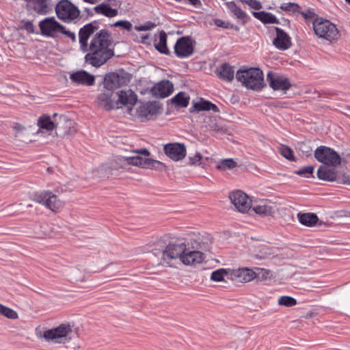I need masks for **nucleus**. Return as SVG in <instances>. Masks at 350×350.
I'll return each mask as SVG.
<instances>
[{
  "label": "nucleus",
  "mask_w": 350,
  "mask_h": 350,
  "mask_svg": "<svg viewBox=\"0 0 350 350\" xmlns=\"http://www.w3.org/2000/svg\"><path fill=\"white\" fill-rule=\"evenodd\" d=\"M214 23L217 27H223L225 29H228L230 27V23L222 21L221 19H215Z\"/></svg>",
  "instance_id": "nucleus-57"
},
{
  "label": "nucleus",
  "mask_w": 350,
  "mask_h": 350,
  "mask_svg": "<svg viewBox=\"0 0 350 350\" xmlns=\"http://www.w3.org/2000/svg\"><path fill=\"white\" fill-rule=\"evenodd\" d=\"M230 281L239 283H247L256 278V273L247 267L230 268Z\"/></svg>",
  "instance_id": "nucleus-16"
},
{
  "label": "nucleus",
  "mask_w": 350,
  "mask_h": 350,
  "mask_svg": "<svg viewBox=\"0 0 350 350\" xmlns=\"http://www.w3.org/2000/svg\"><path fill=\"white\" fill-rule=\"evenodd\" d=\"M45 136H48V137H49V135H47V133H46L43 137H45ZM55 136H56V135H53L51 134V136H49L50 139H49V140H47V142H49V141H50V142H53V139L55 138Z\"/></svg>",
  "instance_id": "nucleus-63"
},
{
  "label": "nucleus",
  "mask_w": 350,
  "mask_h": 350,
  "mask_svg": "<svg viewBox=\"0 0 350 350\" xmlns=\"http://www.w3.org/2000/svg\"><path fill=\"white\" fill-rule=\"evenodd\" d=\"M59 33L65 35L67 38L71 39L72 42H76L77 40L75 33L72 31L66 30L64 27V29L62 31H60Z\"/></svg>",
  "instance_id": "nucleus-55"
},
{
  "label": "nucleus",
  "mask_w": 350,
  "mask_h": 350,
  "mask_svg": "<svg viewBox=\"0 0 350 350\" xmlns=\"http://www.w3.org/2000/svg\"><path fill=\"white\" fill-rule=\"evenodd\" d=\"M228 198L234 208L241 213H248L252 208V201L249 196L240 190L229 193Z\"/></svg>",
  "instance_id": "nucleus-12"
},
{
  "label": "nucleus",
  "mask_w": 350,
  "mask_h": 350,
  "mask_svg": "<svg viewBox=\"0 0 350 350\" xmlns=\"http://www.w3.org/2000/svg\"><path fill=\"white\" fill-rule=\"evenodd\" d=\"M22 28L25 29L28 33H31L33 32V25L30 21H25L22 25Z\"/></svg>",
  "instance_id": "nucleus-58"
},
{
  "label": "nucleus",
  "mask_w": 350,
  "mask_h": 350,
  "mask_svg": "<svg viewBox=\"0 0 350 350\" xmlns=\"http://www.w3.org/2000/svg\"><path fill=\"white\" fill-rule=\"evenodd\" d=\"M154 27H155V25L154 23H150V22H148L147 23H146L144 25L135 27V29L137 31H147V30L151 29Z\"/></svg>",
  "instance_id": "nucleus-56"
},
{
  "label": "nucleus",
  "mask_w": 350,
  "mask_h": 350,
  "mask_svg": "<svg viewBox=\"0 0 350 350\" xmlns=\"http://www.w3.org/2000/svg\"><path fill=\"white\" fill-rule=\"evenodd\" d=\"M252 211L261 216H272L275 213L276 206L275 203L265 200L260 201L257 204H255L252 207Z\"/></svg>",
  "instance_id": "nucleus-23"
},
{
  "label": "nucleus",
  "mask_w": 350,
  "mask_h": 350,
  "mask_svg": "<svg viewBox=\"0 0 350 350\" xmlns=\"http://www.w3.org/2000/svg\"><path fill=\"white\" fill-rule=\"evenodd\" d=\"M194 109L198 111H213L214 112H219V110L217 106L210 101L201 100L198 103H193Z\"/></svg>",
  "instance_id": "nucleus-36"
},
{
  "label": "nucleus",
  "mask_w": 350,
  "mask_h": 350,
  "mask_svg": "<svg viewBox=\"0 0 350 350\" xmlns=\"http://www.w3.org/2000/svg\"><path fill=\"white\" fill-rule=\"evenodd\" d=\"M50 235V233L48 230H40L39 232H36L35 237L38 239H43Z\"/></svg>",
  "instance_id": "nucleus-59"
},
{
  "label": "nucleus",
  "mask_w": 350,
  "mask_h": 350,
  "mask_svg": "<svg viewBox=\"0 0 350 350\" xmlns=\"http://www.w3.org/2000/svg\"><path fill=\"white\" fill-rule=\"evenodd\" d=\"M313 29L315 34L329 42L337 40L339 31L336 25L327 20L317 18L313 21Z\"/></svg>",
  "instance_id": "nucleus-6"
},
{
  "label": "nucleus",
  "mask_w": 350,
  "mask_h": 350,
  "mask_svg": "<svg viewBox=\"0 0 350 350\" xmlns=\"http://www.w3.org/2000/svg\"><path fill=\"white\" fill-rule=\"evenodd\" d=\"M187 249L185 243L180 241L169 243L162 250L161 264L172 267L178 260L185 265H194V261L200 259V254L187 252Z\"/></svg>",
  "instance_id": "nucleus-2"
},
{
  "label": "nucleus",
  "mask_w": 350,
  "mask_h": 350,
  "mask_svg": "<svg viewBox=\"0 0 350 350\" xmlns=\"http://www.w3.org/2000/svg\"><path fill=\"white\" fill-rule=\"evenodd\" d=\"M174 90V85L168 80L161 81L157 83L151 89L152 96L157 98H163L169 96Z\"/></svg>",
  "instance_id": "nucleus-21"
},
{
  "label": "nucleus",
  "mask_w": 350,
  "mask_h": 350,
  "mask_svg": "<svg viewBox=\"0 0 350 350\" xmlns=\"http://www.w3.org/2000/svg\"><path fill=\"white\" fill-rule=\"evenodd\" d=\"M216 74L222 80L232 81L234 77V70L230 64L224 63L217 68Z\"/></svg>",
  "instance_id": "nucleus-28"
},
{
  "label": "nucleus",
  "mask_w": 350,
  "mask_h": 350,
  "mask_svg": "<svg viewBox=\"0 0 350 350\" xmlns=\"http://www.w3.org/2000/svg\"><path fill=\"white\" fill-rule=\"evenodd\" d=\"M241 1L246 3L252 9L258 10L262 8L261 3L258 0H241Z\"/></svg>",
  "instance_id": "nucleus-53"
},
{
  "label": "nucleus",
  "mask_w": 350,
  "mask_h": 350,
  "mask_svg": "<svg viewBox=\"0 0 350 350\" xmlns=\"http://www.w3.org/2000/svg\"><path fill=\"white\" fill-rule=\"evenodd\" d=\"M57 17L66 23H70L77 19L80 11L78 8L68 0H61L55 6Z\"/></svg>",
  "instance_id": "nucleus-9"
},
{
  "label": "nucleus",
  "mask_w": 350,
  "mask_h": 350,
  "mask_svg": "<svg viewBox=\"0 0 350 350\" xmlns=\"http://www.w3.org/2000/svg\"><path fill=\"white\" fill-rule=\"evenodd\" d=\"M14 130L15 131L14 135L16 137L22 140L25 139V134L27 130L22 124H16L14 126Z\"/></svg>",
  "instance_id": "nucleus-49"
},
{
  "label": "nucleus",
  "mask_w": 350,
  "mask_h": 350,
  "mask_svg": "<svg viewBox=\"0 0 350 350\" xmlns=\"http://www.w3.org/2000/svg\"><path fill=\"white\" fill-rule=\"evenodd\" d=\"M278 304L280 306L291 307L297 304V300L291 296L284 295L279 297Z\"/></svg>",
  "instance_id": "nucleus-44"
},
{
  "label": "nucleus",
  "mask_w": 350,
  "mask_h": 350,
  "mask_svg": "<svg viewBox=\"0 0 350 350\" xmlns=\"http://www.w3.org/2000/svg\"><path fill=\"white\" fill-rule=\"evenodd\" d=\"M276 37L273 40V45L278 49L284 51L291 46V38L282 29L275 27Z\"/></svg>",
  "instance_id": "nucleus-24"
},
{
  "label": "nucleus",
  "mask_w": 350,
  "mask_h": 350,
  "mask_svg": "<svg viewBox=\"0 0 350 350\" xmlns=\"http://www.w3.org/2000/svg\"><path fill=\"white\" fill-rule=\"evenodd\" d=\"M252 14L256 18L260 20L263 23H269V24L278 23V21L276 18V17L271 13L262 11V12H253Z\"/></svg>",
  "instance_id": "nucleus-35"
},
{
  "label": "nucleus",
  "mask_w": 350,
  "mask_h": 350,
  "mask_svg": "<svg viewBox=\"0 0 350 350\" xmlns=\"http://www.w3.org/2000/svg\"><path fill=\"white\" fill-rule=\"evenodd\" d=\"M163 152L171 160L178 162L185 158L187 148L183 143H169L164 146Z\"/></svg>",
  "instance_id": "nucleus-15"
},
{
  "label": "nucleus",
  "mask_w": 350,
  "mask_h": 350,
  "mask_svg": "<svg viewBox=\"0 0 350 350\" xmlns=\"http://www.w3.org/2000/svg\"><path fill=\"white\" fill-rule=\"evenodd\" d=\"M301 14L303 15V16L307 19V18H312L313 16V14L314 13L312 12H308L307 13H304V12H302Z\"/></svg>",
  "instance_id": "nucleus-61"
},
{
  "label": "nucleus",
  "mask_w": 350,
  "mask_h": 350,
  "mask_svg": "<svg viewBox=\"0 0 350 350\" xmlns=\"http://www.w3.org/2000/svg\"><path fill=\"white\" fill-rule=\"evenodd\" d=\"M159 109L160 107L157 102H148L139 105L135 113L131 111L130 115L144 122L156 116L159 113Z\"/></svg>",
  "instance_id": "nucleus-13"
},
{
  "label": "nucleus",
  "mask_w": 350,
  "mask_h": 350,
  "mask_svg": "<svg viewBox=\"0 0 350 350\" xmlns=\"http://www.w3.org/2000/svg\"><path fill=\"white\" fill-rule=\"evenodd\" d=\"M211 240L207 234H193L189 241L186 243L187 252L198 253L200 259L194 261V265L200 263L204 259V252L208 250Z\"/></svg>",
  "instance_id": "nucleus-7"
},
{
  "label": "nucleus",
  "mask_w": 350,
  "mask_h": 350,
  "mask_svg": "<svg viewBox=\"0 0 350 350\" xmlns=\"http://www.w3.org/2000/svg\"><path fill=\"white\" fill-rule=\"evenodd\" d=\"M149 38V35L148 34H146V35H144V36H142L141 37V41L140 42L143 43V44H146L148 43L147 42V40H148Z\"/></svg>",
  "instance_id": "nucleus-62"
},
{
  "label": "nucleus",
  "mask_w": 350,
  "mask_h": 350,
  "mask_svg": "<svg viewBox=\"0 0 350 350\" xmlns=\"http://www.w3.org/2000/svg\"><path fill=\"white\" fill-rule=\"evenodd\" d=\"M113 97L111 91L105 90L98 94L96 103L98 107L106 111H110L113 109H118L116 100Z\"/></svg>",
  "instance_id": "nucleus-20"
},
{
  "label": "nucleus",
  "mask_w": 350,
  "mask_h": 350,
  "mask_svg": "<svg viewBox=\"0 0 350 350\" xmlns=\"http://www.w3.org/2000/svg\"><path fill=\"white\" fill-rule=\"evenodd\" d=\"M94 10L96 13L103 14L107 17H113L118 14L116 9H113L109 5L104 3L96 6Z\"/></svg>",
  "instance_id": "nucleus-38"
},
{
  "label": "nucleus",
  "mask_w": 350,
  "mask_h": 350,
  "mask_svg": "<svg viewBox=\"0 0 350 350\" xmlns=\"http://www.w3.org/2000/svg\"><path fill=\"white\" fill-rule=\"evenodd\" d=\"M30 9L38 14H46L48 12L47 0H25Z\"/></svg>",
  "instance_id": "nucleus-32"
},
{
  "label": "nucleus",
  "mask_w": 350,
  "mask_h": 350,
  "mask_svg": "<svg viewBox=\"0 0 350 350\" xmlns=\"http://www.w3.org/2000/svg\"><path fill=\"white\" fill-rule=\"evenodd\" d=\"M0 314L10 319H16L18 318V313L13 309L8 308L0 304Z\"/></svg>",
  "instance_id": "nucleus-43"
},
{
  "label": "nucleus",
  "mask_w": 350,
  "mask_h": 350,
  "mask_svg": "<svg viewBox=\"0 0 350 350\" xmlns=\"http://www.w3.org/2000/svg\"><path fill=\"white\" fill-rule=\"evenodd\" d=\"M70 79L72 83L92 85L94 82V77L84 70H80L70 74Z\"/></svg>",
  "instance_id": "nucleus-25"
},
{
  "label": "nucleus",
  "mask_w": 350,
  "mask_h": 350,
  "mask_svg": "<svg viewBox=\"0 0 350 350\" xmlns=\"http://www.w3.org/2000/svg\"><path fill=\"white\" fill-rule=\"evenodd\" d=\"M203 156L200 152H196L193 156L188 157L189 164L193 166H199L202 164Z\"/></svg>",
  "instance_id": "nucleus-48"
},
{
  "label": "nucleus",
  "mask_w": 350,
  "mask_h": 350,
  "mask_svg": "<svg viewBox=\"0 0 350 350\" xmlns=\"http://www.w3.org/2000/svg\"><path fill=\"white\" fill-rule=\"evenodd\" d=\"M314 155L317 161L323 164V165L334 167L341 163L340 155L333 149L326 146L318 147L314 150Z\"/></svg>",
  "instance_id": "nucleus-10"
},
{
  "label": "nucleus",
  "mask_w": 350,
  "mask_h": 350,
  "mask_svg": "<svg viewBox=\"0 0 350 350\" xmlns=\"http://www.w3.org/2000/svg\"><path fill=\"white\" fill-rule=\"evenodd\" d=\"M189 2L196 8H201L202 3L200 0H188Z\"/></svg>",
  "instance_id": "nucleus-60"
},
{
  "label": "nucleus",
  "mask_w": 350,
  "mask_h": 350,
  "mask_svg": "<svg viewBox=\"0 0 350 350\" xmlns=\"http://www.w3.org/2000/svg\"><path fill=\"white\" fill-rule=\"evenodd\" d=\"M39 27L43 36L55 38L64 26L57 22L54 17H47L39 23Z\"/></svg>",
  "instance_id": "nucleus-14"
},
{
  "label": "nucleus",
  "mask_w": 350,
  "mask_h": 350,
  "mask_svg": "<svg viewBox=\"0 0 350 350\" xmlns=\"http://www.w3.org/2000/svg\"><path fill=\"white\" fill-rule=\"evenodd\" d=\"M118 100L117 105L120 107L121 105L127 107L128 113L130 114L133 111V107L136 104L137 95L131 89L122 90L117 92Z\"/></svg>",
  "instance_id": "nucleus-18"
},
{
  "label": "nucleus",
  "mask_w": 350,
  "mask_h": 350,
  "mask_svg": "<svg viewBox=\"0 0 350 350\" xmlns=\"http://www.w3.org/2000/svg\"><path fill=\"white\" fill-rule=\"evenodd\" d=\"M67 279L71 282H82L85 279V274L78 267H71L66 273Z\"/></svg>",
  "instance_id": "nucleus-34"
},
{
  "label": "nucleus",
  "mask_w": 350,
  "mask_h": 350,
  "mask_svg": "<svg viewBox=\"0 0 350 350\" xmlns=\"http://www.w3.org/2000/svg\"><path fill=\"white\" fill-rule=\"evenodd\" d=\"M74 324L65 322L51 328L41 325L35 327L36 338L42 342L52 345H65L72 339Z\"/></svg>",
  "instance_id": "nucleus-3"
},
{
  "label": "nucleus",
  "mask_w": 350,
  "mask_h": 350,
  "mask_svg": "<svg viewBox=\"0 0 350 350\" xmlns=\"http://www.w3.org/2000/svg\"><path fill=\"white\" fill-rule=\"evenodd\" d=\"M110 166L112 170H127L129 167L127 157H118L113 160Z\"/></svg>",
  "instance_id": "nucleus-41"
},
{
  "label": "nucleus",
  "mask_w": 350,
  "mask_h": 350,
  "mask_svg": "<svg viewBox=\"0 0 350 350\" xmlns=\"http://www.w3.org/2000/svg\"><path fill=\"white\" fill-rule=\"evenodd\" d=\"M56 116H57V113H55L52 118L48 116L40 117L38 120V125L40 129L36 132V135L42 137L47 133L49 136H51L52 131L56 129Z\"/></svg>",
  "instance_id": "nucleus-19"
},
{
  "label": "nucleus",
  "mask_w": 350,
  "mask_h": 350,
  "mask_svg": "<svg viewBox=\"0 0 350 350\" xmlns=\"http://www.w3.org/2000/svg\"><path fill=\"white\" fill-rule=\"evenodd\" d=\"M267 80L269 86L274 90L286 91L291 87V83L288 79L280 76H275L272 72L267 73Z\"/></svg>",
  "instance_id": "nucleus-22"
},
{
  "label": "nucleus",
  "mask_w": 350,
  "mask_h": 350,
  "mask_svg": "<svg viewBox=\"0 0 350 350\" xmlns=\"http://www.w3.org/2000/svg\"><path fill=\"white\" fill-rule=\"evenodd\" d=\"M98 29L96 25L90 23L79 31L80 49L87 52L85 62L94 67L101 66L114 55L110 33L105 29L97 31Z\"/></svg>",
  "instance_id": "nucleus-1"
},
{
  "label": "nucleus",
  "mask_w": 350,
  "mask_h": 350,
  "mask_svg": "<svg viewBox=\"0 0 350 350\" xmlns=\"http://www.w3.org/2000/svg\"><path fill=\"white\" fill-rule=\"evenodd\" d=\"M110 170H112L110 165L107 163H103L92 170V172L96 173V176H103L109 174L110 173Z\"/></svg>",
  "instance_id": "nucleus-46"
},
{
  "label": "nucleus",
  "mask_w": 350,
  "mask_h": 350,
  "mask_svg": "<svg viewBox=\"0 0 350 350\" xmlns=\"http://www.w3.org/2000/svg\"><path fill=\"white\" fill-rule=\"evenodd\" d=\"M131 152L133 155L127 156L129 166L154 170H161V167H165L161 161L149 158L150 152L147 148L133 150Z\"/></svg>",
  "instance_id": "nucleus-5"
},
{
  "label": "nucleus",
  "mask_w": 350,
  "mask_h": 350,
  "mask_svg": "<svg viewBox=\"0 0 350 350\" xmlns=\"http://www.w3.org/2000/svg\"><path fill=\"white\" fill-rule=\"evenodd\" d=\"M280 8L285 11H298V10L300 8L299 5L295 3H283Z\"/></svg>",
  "instance_id": "nucleus-52"
},
{
  "label": "nucleus",
  "mask_w": 350,
  "mask_h": 350,
  "mask_svg": "<svg viewBox=\"0 0 350 350\" xmlns=\"http://www.w3.org/2000/svg\"><path fill=\"white\" fill-rule=\"evenodd\" d=\"M115 27H122V28L130 30L132 27V24L127 21H119L113 24Z\"/></svg>",
  "instance_id": "nucleus-54"
},
{
  "label": "nucleus",
  "mask_w": 350,
  "mask_h": 350,
  "mask_svg": "<svg viewBox=\"0 0 350 350\" xmlns=\"http://www.w3.org/2000/svg\"><path fill=\"white\" fill-rule=\"evenodd\" d=\"M227 8L239 20H245L247 14L238 6L234 1H229L225 3Z\"/></svg>",
  "instance_id": "nucleus-37"
},
{
  "label": "nucleus",
  "mask_w": 350,
  "mask_h": 350,
  "mask_svg": "<svg viewBox=\"0 0 350 350\" xmlns=\"http://www.w3.org/2000/svg\"><path fill=\"white\" fill-rule=\"evenodd\" d=\"M203 126L215 133H225L224 129L219 123V119L215 116H205L203 121Z\"/></svg>",
  "instance_id": "nucleus-27"
},
{
  "label": "nucleus",
  "mask_w": 350,
  "mask_h": 350,
  "mask_svg": "<svg viewBox=\"0 0 350 350\" xmlns=\"http://www.w3.org/2000/svg\"><path fill=\"white\" fill-rule=\"evenodd\" d=\"M258 272L256 273V276L262 281L271 280L274 275L272 271L263 268L258 269Z\"/></svg>",
  "instance_id": "nucleus-47"
},
{
  "label": "nucleus",
  "mask_w": 350,
  "mask_h": 350,
  "mask_svg": "<svg viewBox=\"0 0 350 350\" xmlns=\"http://www.w3.org/2000/svg\"><path fill=\"white\" fill-rule=\"evenodd\" d=\"M194 44L195 41L189 37H181L174 46V52L179 57H189L193 53Z\"/></svg>",
  "instance_id": "nucleus-17"
},
{
  "label": "nucleus",
  "mask_w": 350,
  "mask_h": 350,
  "mask_svg": "<svg viewBox=\"0 0 350 350\" xmlns=\"http://www.w3.org/2000/svg\"><path fill=\"white\" fill-rule=\"evenodd\" d=\"M299 149L307 157L310 156L312 151V148L310 146L309 143H306V142L299 143Z\"/></svg>",
  "instance_id": "nucleus-51"
},
{
  "label": "nucleus",
  "mask_w": 350,
  "mask_h": 350,
  "mask_svg": "<svg viewBox=\"0 0 350 350\" xmlns=\"http://www.w3.org/2000/svg\"><path fill=\"white\" fill-rule=\"evenodd\" d=\"M236 77L247 89L259 91L265 86L263 72L258 68L239 70Z\"/></svg>",
  "instance_id": "nucleus-4"
},
{
  "label": "nucleus",
  "mask_w": 350,
  "mask_h": 350,
  "mask_svg": "<svg viewBox=\"0 0 350 350\" xmlns=\"http://www.w3.org/2000/svg\"><path fill=\"white\" fill-rule=\"evenodd\" d=\"M330 165H321L317 171V176L319 179L326 181H334L337 176V172L334 167Z\"/></svg>",
  "instance_id": "nucleus-26"
},
{
  "label": "nucleus",
  "mask_w": 350,
  "mask_h": 350,
  "mask_svg": "<svg viewBox=\"0 0 350 350\" xmlns=\"http://www.w3.org/2000/svg\"><path fill=\"white\" fill-rule=\"evenodd\" d=\"M279 255L278 247L264 245L261 247L255 254L257 259H271Z\"/></svg>",
  "instance_id": "nucleus-30"
},
{
  "label": "nucleus",
  "mask_w": 350,
  "mask_h": 350,
  "mask_svg": "<svg viewBox=\"0 0 350 350\" xmlns=\"http://www.w3.org/2000/svg\"><path fill=\"white\" fill-rule=\"evenodd\" d=\"M237 165L235 161L232 159H226L221 161L216 168L221 171H225L228 169H233Z\"/></svg>",
  "instance_id": "nucleus-42"
},
{
  "label": "nucleus",
  "mask_w": 350,
  "mask_h": 350,
  "mask_svg": "<svg viewBox=\"0 0 350 350\" xmlns=\"http://www.w3.org/2000/svg\"><path fill=\"white\" fill-rule=\"evenodd\" d=\"M155 48L160 53L164 54H168L169 50L167 47V35L165 31H161L159 33V40L154 44Z\"/></svg>",
  "instance_id": "nucleus-39"
},
{
  "label": "nucleus",
  "mask_w": 350,
  "mask_h": 350,
  "mask_svg": "<svg viewBox=\"0 0 350 350\" xmlns=\"http://www.w3.org/2000/svg\"><path fill=\"white\" fill-rule=\"evenodd\" d=\"M85 2L90 3H95L98 0H84Z\"/></svg>",
  "instance_id": "nucleus-64"
},
{
  "label": "nucleus",
  "mask_w": 350,
  "mask_h": 350,
  "mask_svg": "<svg viewBox=\"0 0 350 350\" xmlns=\"http://www.w3.org/2000/svg\"><path fill=\"white\" fill-rule=\"evenodd\" d=\"M314 167L312 165L305 166L303 168L296 170L295 173L300 176H304L308 177L309 175H312L313 173Z\"/></svg>",
  "instance_id": "nucleus-50"
},
{
  "label": "nucleus",
  "mask_w": 350,
  "mask_h": 350,
  "mask_svg": "<svg viewBox=\"0 0 350 350\" xmlns=\"http://www.w3.org/2000/svg\"><path fill=\"white\" fill-rule=\"evenodd\" d=\"M55 135L65 137L77 133L76 122L65 115L56 116Z\"/></svg>",
  "instance_id": "nucleus-11"
},
{
  "label": "nucleus",
  "mask_w": 350,
  "mask_h": 350,
  "mask_svg": "<svg viewBox=\"0 0 350 350\" xmlns=\"http://www.w3.org/2000/svg\"><path fill=\"white\" fill-rule=\"evenodd\" d=\"M299 221L308 227H312L317 224L319 219L316 214L312 213H298Z\"/></svg>",
  "instance_id": "nucleus-33"
},
{
  "label": "nucleus",
  "mask_w": 350,
  "mask_h": 350,
  "mask_svg": "<svg viewBox=\"0 0 350 350\" xmlns=\"http://www.w3.org/2000/svg\"><path fill=\"white\" fill-rule=\"evenodd\" d=\"M33 200L53 212H58L64 206V202L51 191H43L33 196Z\"/></svg>",
  "instance_id": "nucleus-8"
},
{
  "label": "nucleus",
  "mask_w": 350,
  "mask_h": 350,
  "mask_svg": "<svg viewBox=\"0 0 350 350\" xmlns=\"http://www.w3.org/2000/svg\"><path fill=\"white\" fill-rule=\"evenodd\" d=\"M122 80L123 79L120 78L118 74L109 73L105 77L104 88L109 91L116 89L121 85Z\"/></svg>",
  "instance_id": "nucleus-29"
},
{
  "label": "nucleus",
  "mask_w": 350,
  "mask_h": 350,
  "mask_svg": "<svg viewBox=\"0 0 350 350\" xmlns=\"http://www.w3.org/2000/svg\"><path fill=\"white\" fill-rule=\"evenodd\" d=\"M230 268H220L212 272L211 280L216 282L230 281Z\"/></svg>",
  "instance_id": "nucleus-31"
},
{
  "label": "nucleus",
  "mask_w": 350,
  "mask_h": 350,
  "mask_svg": "<svg viewBox=\"0 0 350 350\" xmlns=\"http://www.w3.org/2000/svg\"><path fill=\"white\" fill-rule=\"evenodd\" d=\"M278 151L280 154L286 159L290 161H295L293 151L288 146L282 145L278 148Z\"/></svg>",
  "instance_id": "nucleus-45"
},
{
  "label": "nucleus",
  "mask_w": 350,
  "mask_h": 350,
  "mask_svg": "<svg viewBox=\"0 0 350 350\" xmlns=\"http://www.w3.org/2000/svg\"><path fill=\"white\" fill-rule=\"evenodd\" d=\"M189 96L185 92H179L172 98V103L181 107H186L189 105Z\"/></svg>",
  "instance_id": "nucleus-40"
}]
</instances>
